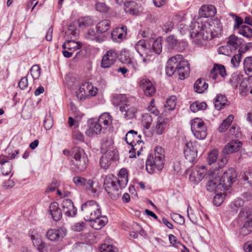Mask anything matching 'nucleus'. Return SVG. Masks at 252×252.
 I'll list each match as a JSON object with an SVG mask.
<instances>
[{
	"instance_id": "obj_1",
	"label": "nucleus",
	"mask_w": 252,
	"mask_h": 252,
	"mask_svg": "<svg viewBox=\"0 0 252 252\" xmlns=\"http://www.w3.org/2000/svg\"><path fill=\"white\" fill-rule=\"evenodd\" d=\"M217 27H216L215 22L199 23L192 22L190 25V37L194 39V42L199 45H203L206 40L211 39L220 34L222 30V26L218 21L216 22Z\"/></svg>"
},
{
	"instance_id": "obj_2",
	"label": "nucleus",
	"mask_w": 252,
	"mask_h": 252,
	"mask_svg": "<svg viewBox=\"0 0 252 252\" xmlns=\"http://www.w3.org/2000/svg\"><path fill=\"white\" fill-rule=\"evenodd\" d=\"M127 182V171L123 168L120 170L118 177L113 175L107 176L104 181V187L111 198L117 200L121 194V189L126 186Z\"/></svg>"
},
{
	"instance_id": "obj_3",
	"label": "nucleus",
	"mask_w": 252,
	"mask_h": 252,
	"mask_svg": "<svg viewBox=\"0 0 252 252\" xmlns=\"http://www.w3.org/2000/svg\"><path fill=\"white\" fill-rule=\"evenodd\" d=\"M144 40H140L134 45V48L141 58L143 65L145 66L155 58L156 54H159L162 51L160 39H156L153 44L152 48L149 47Z\"/></svg>"
},
{
	"instance_id": "obj_4",
	"label": "nucleus",
	"mask_w": 252,
	"mask_h": 252,
	"mask_svg": "<svg viewBox=\"0 0 252 252\" xmlns=\"http://www.w3.org/2000/svg\"><path fill=\"white\" fill-rule=\"evenodd\" d=\"M165 70L168 76H171L176 72L180 79L184 80L189 75V63L182 55H176L168 60Z\"/></svg>"
},
{
	"instance_id": "obj_5",
	"label": "nucleus",
	"mask_w": 252,
	"mask_h": 252,
	"mask_svg": "<svg viewBox=\"0 0 252 252\" xmlns=\"http://www.w3.org/2000/svg\"><path fill=\"white\" fill-rule=\"evenodd\" d=\"M113 142L111 138L104 137L101 142V151L104 152L100 158L99 163L101 168L107 169L113 160L119 159L118 151L113 148Z\"/></svg>"
},
{
	"instance_id": "obj_6",
	"label": "nucleus",
	"mask_w": 252,
	"mask_h": 252,
	"mask_svg": "<svg viewBox=\"0 0 252 252\" xmlns=\"http://www.w3.org/2000/svg\"><path fill=\"white\" fill-rule=\"evenodd\" d=\"M81 211L84 219L87 221L94 220L101 214L100 206L96 201L88 200L82 205Z\"/></svg>"
},
{
	"instance_id": "obj_7",
	"label": "nucleus",
	"mask_w": 252,
	"mask_h": 252,
	"mask_svg": "<svg viewBox=\"0 0 252 252\" xmlns=\"http://www.w3.org/2000/svg\"><path fill=\"white\" fill-rule=\"evenodd\" d=\"M72 165L76 172L83 171L87 167V159L83 149L75 147L71 151Z\"/></svg>"
},
{
	"instance_id": "obj_8",
	"label": "nucleus",
	"mask_w": 252,
	"mask_h": 252,
	"mask_svg": "<svg viewBox=\"0 0 252 252\" xmlns=\"http://www.w3.org/2000/svg\"><path fill=\"white\" fill-rule=\"evenodd\" d=\"M242 145V143L238 140H232L228 143L222 151V156L218 161V167H223L227 162L226 155L231 154L239 151Z\"/></svg>"
},
{
	"instance_id": "obj_9",
	"label": "nucleus",
	"mask_w": 252,
	"mask_h": 252,
	"mask_svg": "<svg viewBox=\"0 0 252 252\" xmlns=\"http://www.w3.org/2000/svg\"><path fill=\"white\" fill-rule=\"evenodd\" d=\"M164 151L161 147H156L155 149V158L153 161H152L149 158L146 161V169L148 172L150 168V170L156 167L158 169H161L164 164Z\"/></svg>"
},
{
	"instance_id": "obj_10",
	"label": "nucleus",
	"mask_w": 252,
	"mask_h": 252,
	"mask_svg": "<svg viewBox=\"0 0 252 252\" xmlns=\"http://www.w3.org/2000/svg\"><path fill=\"white\" fill-rule=\"evenodd\" d=\"M191 129L196 139H204L207 136V127L203 121L200 118H195L192 121Z\"/></svg>"
},
{
	"instance_id": "obj_11",
	"label": "nucleus",
	"mask_w": 252,
	"mask_h": 252,
	"mask_svg": "<svg viewBox=\"0 0 252 252\" xmlns=\"http://www.w3.org/2000/svg\"><path fill=\"white\" fill-rule=\"evenodd\" d=\"M218 177L219 179V186H221L222 188L226 189L235 181L237 175L234 169L230 168L223 173L221 178H220V173L218 175Z\"/></svg>"
},
{
	"instance_id": "obj_12",
	"label": "nucleus",
	"mask_w": 252,
	"mask_h": 252,
	"mask_svg": "<svg viewBox=\"0 0 252 252\" xmlns=\"http://www.w3.org/2000/svg\"><path fill=\"white\" fill-rule=\"evenodd\" d=\"M220 174V170L219 169H215L213 171H209V181L207 183V189L210 192L215 191L218 192L219 189H221V186H219V179L218 175Z\"/></svg>"
},
{
	"instance_id": "obj_13",
	"label": "nucleus",
	"mask_w": 252,
	"mask_h": 252,
	"mask_svg": "<svg viewBox=\"0 0 252 252\" xmlns=\"http://www.w3.org/2000/svg\"><path fill=\"white\" fill-rule=\"evenodd\" d=\"M73 182L78 186H81L86 190H89L93 194H96L97 191V186L92 179H87L79 176L73 179Z\"/></svg>"
},
{
	"instance_id": "obj_14",
	"label": "nucleus",
	"mask_w": 252,
	"mask_h": 252,
	"mask_svg": "<svg viewBox=\"0 0 252 252\" xmlns=\"http://www.w3.org/2000/svg\"><path fill=\"white\" fill-rule=\"evenodd\" d=\"M97 91V88L94 87L92 83L85 82L77 91V96L81 99L88 95L95 96Z\"/></svg>"
},
{
	"instance_id": "obj_15",
	"label": "nucleus",
	"mask_w": 252,
	"mask_h": 252,
	"mask_svg": "<svg viewBox=\"0 0 252 252\" xmlns=\"http://www.w3.org/2000/svg\"><path fill=\"white\" fill-rule=\"evenodd\" d=\"M197 143L196 142H189L186 143L184 148L185 158L189 162H193L197 156Z\"/></svg>"
},
{
	"instance_id": "obj_16",
	"label": "nucleus",
	"mask_w": 252,
	"mask_h": 252,
	"mask_svg": "<svg viewBox=\"0 0 252 252\" xmlns=\"http://www.w3.org/2000/svg\"><path fill=\"white\" fill-rule=\"evenodd\" d=\"M66 230L63 227L50 229L46 232V237L51 241L62 240L66 235Z\"/></svg>"
},
{
	"instance_id": "obj_17",
	"label": "nucleus",
	"mask_w": 252,
	"mask_h": 252,
	"mask_svg": "<svg viewBox=\"0 0 252 252\" xmlns=\"http://www.w3.org/2000/svg\"><path fill=\"white\" fill-rule=\"evenodd\" d=\"M117 58V54L114 49L106 52L102 58L101 66L103 68L110 67L115 62Z\"/></svg>"
},
{
	"instance_id": "obj_18",
	"label": "nucleus",
	"mask_w": 252,
	"mask_h": 252,
	"mask_svg": "<svg viewBox=\"0 0 252 252\" xmlns=\"http://www.w3.org/2000/svg\"><path fill=\"white\" fill-rule=\"evenodd\" d=\"M206 174V169L205 166H195L190 173L189 179L194 183H197L204 178Z\"/></svg>"
},
{
	"instance_id": "obj_19",
	"label": "nucleus",
	"mask_w": 252,
	"mask_h": 252,
	"mask_svg": "<svg viewBox=\"0 0 252 252\" xmlns=\"http://www.w3.org/2000/svg\"><path fill=\"white\" fill-rule=\"evenodd\" d=\"M62 210L67 217H73L77 213V209L74 207L71 200L66 199L62 203Z\"/></svg>"
},
{
	"instance_id": "obj_20",
	"label": "nucleus",
	"mask_w": 252,
	"mask_h": 252,
	"mask_svg": "<svg viewBox=\"0 0 252 252\" xmlns=\"http://www.w3.org/2000/svg\"><path fill=\"white\" fill-rule=\"evenodd\" d=\"M120 111L123 113L125 118L132 119L135 117L137 109L134 106L126 104L120 106Z\"/></svg>"
},
{
	"instance_id": "obj_21",
	"label": "nucleus",
	"mask_w": 252,
	"mask_h": 252,
	"mask_svg": "<svg viewBox=\"0 0 252 252\" xmlns=\"http://www.w3.org/2000/svg\"><path fill=\"white\" fill-rule=\"evenodd\" d=\"M102 127L100 124L97 120H91L89 123V128L87 134L89 136L99 134L101 131Z\"/></svg>"
},
{
	"instance_id": "obj_22",
	"label": "nucleus",
	"mask_w": 252,
	"mask_h": 252,
	"mask_svg": "<svg viewBox=\"0 0 252 252\" xmlns=\"http://www.w3.org/2000/svg\"><path fill=\"white\" fill-rule=\"evenodd\" d=\"M144 94L147 96H151L155 93V89L152 83L148 79H143L140 83Z\"/></svg>"
},
{
	"instance_id": "obj_23",
	"label": "nucleus",
	"mask_w": 252,
	"mask_h": 252,
	"mask_svg": "<svg viewBox=\"0 0 252 252\" xmlns=\"http://www.w3.org/2000/svg\"><path fill=\"white\" fill-rule=\"evenodd\" d=\"M126 34V27L122 26L121 28H117L113 30L111 33V36L115 41L120 42L124 39Z\"/></svg>"
},
{
	"instance_id": "obj_24",
	"label": "nucleus",
	"mask_w": 252,
	"mask_h": 252,
	"mask_svg": "<svg viewBox=\"0 0 252 252\" xmlns=\"http://www.w3.org/2000/svg\"><path fill=\"white\" fill-rule=\"evenodd\" d=\"M199 13L203 17H212L216 13V8L213 5H203L200 8Z\"/></svg>"
},
{
	"instance_id": "obj_25",
	"label": "nucleus",
	"mask_w": 252,
	"mask_h": 252,
	"mask_svg": "<svg viewBox=\"0 0 252 252\" xmlns=\"http://www.w3.org/2000/svg\"><path fill=\"white\" fill-rule=\"evenodd\" d=\"M49 211L50 214L54 220L58 221L62 218V211L59 208V205L57 202H54L50 204Z\"/></svg>"
},
{
	"instance_id": "obj_26",
	"label": "nucleus",
	"mask_w": 252,
	"mask_h": 252,
	"mask_svg": "<svg viewBox=\"0 0 252 252\" xmlns=\"http://www.w3.org/2000/svg\"><path fill=\"white\" fill-rule=\"evenodd\" d=\"M92 222V226L96 230H99L104 226L108 222V219L105 216L100 215L94 220H90Z\"/></svg>"
},
{
	"instance_id": "obj_27",
	"label": "nucleus",
	"mask_w": 252,
	"mask_h": 252,
	"mask_svg": "<svg viewBox=\"0 0 252 252\" xmlns=\"http://www.w3.org/2000/svg\"><path fill=\"white\" fill-rule=\"evenodd\" d=\"M131 145L132 146V150L129 151V153L131 154L129 157L130 158H135L136 157V154H137L138 156H139L143 149L144 142L139 139Z\"/></svg>"
},
{
	"instance_id": "obj_28",
	"label": "nucleus",
	"mask_w": 252,
	"mask_h": 252,
	"mask_svg": "<svg viewBox=\"0 0 252 252\" xmlns=\"http://www.w3.org/2000/svg\"><path fill=\"white\" fill-rule=\"evenodd\" d=\"M139 139H141V135L138 134L137 132L134 130H130L128 131L125 136L126 141L130 145L134 143Z\"/></svg>"
},
{
	"instance_id": "obj_29",
	"label": "nucleus",
	"mask_w": 252,
	"mask_h": 252,
	"mask_svg": "<svg viewBox=\"0 0 252 252\" xmlns=\"http://www.w3.org/2000/svg\"><path fill=\"white\" fill-rule=\"evenodd\" d=\"M167 126V120L162 117H159L158 118L155 127V131L158 135L162 134Z\"/></svg>"
},
{
	"instance_id": "obj_30",
	"label": "nucleus",
	"mask_w": 252,
	"mask_h": 252,
	"mask_svg": "<svg viewBox=\"0 0 252 252\" xmlns=\"http://www.w3.org/2000/svg\"><path fill=\"white\" fill-rule=\"evenodd\" d=\"M251 215V213L249 209H244L241 211L239 213V216L240 218H246L248 220L245 221L244 226L248 228L249 229L252 231V217L249 218Z\"/></svg>"
},
{
	"instance_id": "obj_31",
	"label": "nucleus",
	"mask_w": 252,
	"mask_h": 252,
	"mask_svg": "<svg viewBox=\"0 0 252 252\" xmlns=\"http://www.w3.org/2000/svg\"><path fill=\"white\" fill-rule=\"evenodd\" d=\"M227 43L232 48V50L235 51L242 43V39L232 34L229 37Z\"/></svg>"
},
{
	"instance_id": "obj_32",
	"label": "nucleus",
	"mask_w": 252,
	"mask_h": 252,
	"mask_svg": "<svg viewBox=\"0 0 252 252\" xmlns=\"http://www.w3.org/2000/svg\"><path fill=\"white\" fill-rule=\"evenodd\" d=\"M62 47L64 49H66L74 52L81 48L82 44L80 42H77L74 40H68L66 41L63 45Z\"/></svg>"
},
{
	"instance_id": "obj_33",
	"label": "nucleus",
	"mask_w": 252,
	"mask_h": 252,
	"mask_svg": "<svg viewBox=\"0 0 252 252\" xmlns=\"http://www.w3.org/2000/svg\"><path fill=\"white\" fill-rule=\"evenodd\" d=\"M227 100L225 95L218 94L217 95L215 100V107L216 109L220 110L226 104Z\"/></svg>"
},
{
	"instance_id": "obj_34",
	"label": "nucleus",
	"mask_w": 252,
	"mask_h": 252,
	"mask_svg": "<svg viewBox=\"0 0 252 252\" xmlns=\"http://www.w3.org/2000/svg\"><path fill=\"white\" fill-rule=\"evenodd\" d=\"M1 173L4 175H8L11 171L12 166L10 162L5 160L4 158H0Z\"/></svg>"
},
{
	"instance_id": "obj_35",
	"label": "nucleus",
	"mask_w": 252,
	"mask_h": 252,
	"mask_svg": "<svg viewBox=\"0 0 252 252\" xmlns=\"http://www.w3.org/2000/svg\"><path fill=\"white\" fill-rule=\"evenodd\" d=\"M208 84L205 80L201 79H198L194 84L195 91L198 93H203L208 88Z\"/></svg>"
},
{
	"instance_id": "obj_36",
	"label": "nucleus",
	"mask_w": 252,
	"mask_h": 252,
	"mask_svg": "<svg viewBox=\"0 0 252 252\" xmlns=\"http://www.w3.org/2000/svg\"><path fill=\"white\" fill-rule=\"evenodd\" d=\"M110 27V22L108 20H103L98 23L96 26L97 32L103 33L107 31Z\"/></svg>"
},
{
	"instance_id": "obj_37",
	"label": "nucleus",
	"mask_w": 252,
	"mask_h": 252,
	"mask_svg": "<svg viewBox=\"0 0 252 252\" xmlns=\"http://www.w3.org/2000/svg\"><path fill=\"white\" fill-rule=\"evenodd\" d=\"M94 24V21L90 16L81 17L78 20V25L81 28H85Z\"/></svg>"
},
{
	"instance_id": "obj_38",
	"label": "nucleus",
	"mask_w": 252,
	"mask_h": 252,
	"mask_svg": "<svg viewBox=\"0 0 252 252\" xmlns=\"http://www.w3.org/2000/svg\"><path fill=\"white\" fill-rule=\"evenodd\" d=\"M29 235L34 247H36L43 242L40 235L35 230H31Z\"/></svg>"
},
{
	"instance_id": "obj_39",
	"label": "nucleus",
	"mask_w": 252,
	"mask_h": 252,
	"mask_svg": "<svg viewBox=\"0 0 252 252\" xmlns=\"http://www.w3.org/2000/svg\"><path fill=\"white\" fill-rule=\"evenodd\" d=\"M244 68L247 74L250 77L252 76V57L245 58L244 61Z\"/></svg>"
},
{
	"instance_id": "obj_40",
	"label": "nucleus",
	"mask_w": 252,
	"mask_h": 252,
	"mask_svg": "<svg viewBox=\"0 0 252 252\" xmlns=\"http://www.w3.org/2000/svg\"><path fill=\"white\" fill-rule=\"evenodd\" d=\"M97 120L100 124H103L104 126H107L112 123V119L109 113H104L101 115Z\"/></svg>"
},
{
	"instance_id": "obj_41",
	"label": "nucleus",
	"mask_w": 252,
	"mask_h": 252,
	"mask_svg": "<svg viewBox=\"0 0 252 252\" xmlns=\"http://www.w3.org/2000/svg\"><path fill=\"white\" fill-rule=\"evenodd\" d=\"M207 107V104L204 102L196 101L192 103L190 106V109L192 112H196L199 110H204Z\"/></svg>"
},
{
	"instance_id": "obj_42",
	"label": "nucleus",
	"mask_w": 252,
	"mask_h": 252,
	"mask_svg": "<svg viewBox=\"0 0 252 252\" xmlns=\"http://www.w3.org/2000/svg\"><path fill=\"white\" fill-rule=\"evenodd\" d=\"M125 63L132 70V72H135L139 70L140 65L135 59L128 58L125 60Z\"/></svg>"
},
{
	"instance_id": "obj_43",
	"label": "nucleus",
	"mask_w": 252,
	"mask_h": 252,
	"mask_svg": "<svg viewBox=\"0 0 252 252\" xmlns=\"http://www.w3.org/2000/svg\"><path fill=\"white\" fill-rule=\"evenodd\" d=\"M239 33L248 38L252 37V29L248 26H242L239 29Z\"/></svg>"
},
{
	"instance_id": "obj_44",
	"label": "nucleus",
	"mask_w": 252,
	"mask_h": 252,
	"mask_svg": "<svg viewBox=\"0 0 252 252\" xmlns=\"http://www.w3.org/2000/svg\"><path fill=\"white\" fill-rule=\"evenodd\" d=\"M242 181L244 185H248L252 189V172L248 171L241 175Z\"/></svg>"
},
{
	"instance_id": "obj_45",
	"label": "nucleus",
	"mask_w": 252,
	"mask_h": 252,
	"mask_svg": "<svg viewBox=\"0 0 252 252\" xmlns=\"http://www.w3.org/2000/svg\"><path fill=\"white\" fill-rule=\"evenodd\" d=\"M233 119V115H230L228 116L227 118L220 124L219 127V131L220 132L225 131L232 122Z\"/></svg>"
},
{
	"instance_id": "obj_46",
	"label": "nucleus",
	"mask_w": 252,
	"mask_h": 252,
	"mask_svg": "<svg viewBox=\"0 0 252 252\" xmlns=\"http://www.w3.org/2000/svg\"><path fill=\"white\" fill-rule=\"evenodd\" d=\"M219 153L216 149H213L208 154L207 160L209 164L215 163L218 158Z\"/></svg>"
},
{
	"instance_id": "obj_47",
	"label": "nucleus",
	"mask_w": 252,
	"mask_h": 252,
	"mask_svg": "<svg viewBox=\"0 0 252 252\" xmlns=\"http://www.w3.org/2000/svg\"><path fill=\"white\" fill-rule=\"evenodd\" d=\"M177 98L176 96L172 95L168 98L164 105L165 107L169 110H173L176 105Z\"/></svg>"
},
{
	"instance_id": "obj_48",
	"label": "nucleus",
	"mask_w": 252,
	"mask_h": 252,
	"mask_svg": "<svg viewBox=\"0 0 252 252\" xmlns=\"http://www.w3.org/2000/svg\"><path fill=\"white\" fill-rule=\"evenodd\" d=\"M152 121L153 119L150 114L146 113L143 115L142 120V125L147 129L150 128Z\"/></svg>"
},
{
	"instance_id": "obj_49",
	"label": "nucleus",
	"mask_w": 252,
	"mask_h": 252,
	"mask_svg": "<svg viewBox=\"0 0 252 252\" xmlns=\"http://www.w3.org/2000/svg\"><path fill=\"white\" fill-rule=\"evenodd\" d=\"M244 201L240 198L235 199L230 204L231 209L236 212L244 206Z\"/></svg>"
},
{
	"instance_id": "obj_50",
	"label": "nucleus",
	"mask_w": 252,
	"mask_h": 252,
	"mask_svg": "<svg viewBox=\"0 0 252 252\" xmlns=\"http://www.w3.org/2000/svg\"><path fill=\"white\" fill-rule=\"evenodd\" d=\"M233 51H234L232 50L229 45H228L227 42L225 45L220 46L218 49V52L220 54L224 55L226 56H229Z\"/></svg>"
},
{
	"instance_id": "obj_51",
	"label": "nucleus",
	"mask_w": 252,
	"mask_h": 252,
	"mask_svg": "<svg viewBox=\"0 0 252 252\" xmlns=\"http://www.w3.org/2000/svg\"><path fill=\"white\" fill-rule=\"evenodd\" d=\"M118 249L112 245L103 244L99 247V252H117Z\"/></svg>"
},
{
	"instance_id": "obj_52",
	"label": "nucleus",
	"mask_w": 252,
	"mask_h": 252,
	"mask_svg": "<svg viewBox=\"0 0 252 252\" xmlns=\"http://www.w3.org/2000/svg\"><path fill=\"white\" fill-rule=\"evenodd\" d=\"M31 74L33 79L35 80L38 79L41 73L40 68L38 65H33L30 70Z\"/></svg>"
},
{
	"instance_id": "obj_53",
	"label": "nucleus",
	"mask_w": 252,
	"mask_h": 252,
	"mask_svg": "<svg viewBox=\"0 0 252 252\" xmlns=\"http://www.w3.org/2000/svg\"><path fill=\"white\" fill-rule=\"evenodd\" d=\"M95 9L100 13H106L109 11V7L105 3L97 2L95 3Z\"/></svg>"
},
{
	"instance_id": "obj_54",
	"label": "nucleus",
	"mask_w": 252,
	"mask_h": 252,
	"mask_svg": "<svg viewBox=\"0 0 252 252\" xmlns=\"http://www.w3.org/2000/svg\"><path fill=\"white\" fill-rule=\"evenodd\" d=\"M213 69V72L220 74L222 77L226 75V71L224 66L222 65H214Z\"/></svg>"
},
{
	"instance_id": "obj_55",
	"label": "nucleus",
	"mask_w": 252,
	"mask_h": 252,
	"mask_svg": "<svg viewBox=\"0 0 252 252\" xmlns=\"http://www.w3.org/2000/svg\"><path fill=\"white\" fill-rule=\"evenodd\" d=\"M59 182L56 179H53L51 183L48 186L45 192L48 193L55 190L59 186Z\"/></svg>"
},
{
	"instance_id": "obj_56",
	"label": "nucleus",
	"mask_w": 252,
	"mask_h": 252,
	"mask_svg": "<svg viewBox=\"0 0 252 252\" xmlns=\"http://www.w3.org/2000/svg\"><path fill=\"white\" fill-rule=\"evenodd\" d=\"M241 54H237L234 55L231 59V63L234 67H237L239 66L241 60Z\"/></svg>"
},
{
	"instance_id": "obj_57",
	"label": "nucleus",
	"mask_w": 252,
	"mask_h": 252,
	"mask_svg": "<svg viewBox=\"0 0 252 252\" xmlns=\"http://www.w3.org/2000/svg\"><path fill=\"white\" fill-rule=\"evenodd\" d=\"M53 125V121L50 116H46L44 120V126L46 130L50 129Z\"/></svg>"
},
{
	"instance_id": "obj_58",
	"label": "nucleus",
	"mask_w": 252,
	"mask_h": 252,
	"mask_svg": "<svg viewBox=\"0 0 252 252\" xmlns=\"http://www.w3.org/2000/svg\"><path fill=\"white\" fill-rule=\"evenodd\" d=\"M85 226V223L81 221L75 223L71 226V228L73 230L79 232L83 230Z\"/></svg>"
},
{
	"instance_id": "obj_59",
	"label": "nucleus",
	"mask_w": 252,
	"mask_h": 252,
	"mask_svg": "<svg viewBox=\"0 0 252 252\" xmlns=\"http://www.w3.org/2000/svg\"><path fill=\"white\" fill-rule=\"evenodd\" d=\"M18 86L21 90H25L28 86V81L27 77L22 78L19 82Z\"/></svg>"
},
{
	"instance_id": "obj_60",
	"label": "nucleus",
	"mask_w": 252,
	"mask_h": 252,
	"mask_svg": "<svg viewBox=\"0 0 252 252\" xmlns=\"http://www.w3.org/2000/svg\"><path fill=\"white\" fill-rule=\"evenodd\" d=\"M241 76L239 74L237 73H233L230 79V82L233 85H236L237 84L238 81L241 79Z\"/></svg>"
},
{
	"instance_id": "obj_61",
	"label": "nucleus",
	"mask_w": 252,
	"mask_h": 252,
	"mask_svg": "<svg viewBox=\"0 0 252 252\" xmlns=\"http://www.w3.org/2000/svg\"><path fill=\"white\" fill-rule=\"evenodd\" d=\"M96 33L94 29H89L86 34V38L91 40H94Z\"/></svg>"
},
{
	"instance_id": "obj_62",
	"label": "nucleus",
	"mask_w": 252,
	"mask_h": 252,
	"mask_svg": "<svg viewBox=\"0 0 252 252\" xmlns=\"http://www.w3.org/2000/svg\"><path fill=\"white\" fill-rule=\"evenodd\" d=\"M148 111L152 114H154L155 115H158V111L155 107L154 105V100L152 99L151 102V104L148 107Z\"/></svg>"
},
{
	"instance_id": "obj_63",
	"label": "nucleus",
	"mask_w": 252,
	"mask_h": 252,
	"mask_svg": "<svg viewBox=\"0 0 252 252\" xmlns=\"http://www.w3.org/2000/svg\"><path fill=\"white\" fill-rule=\"evenodd\" d=\"M36 248L39 252H47L48 246L43 241L39 245V246H36Z\"/></svg>"
},
{
	"instance_id": "obj_64",
	"label": "nucleus",
	"mask_w": 252,
	"mask_h": 252,
	"mask_svg": "<svg viewBox=\"0 0 252 252\" xmlns=\"http://www.w3.org/2000/svg\"><path fill=\"white\" fill-rule=\"evenodd\" d=\"M223 202V198L221 195L217 194L213 199V203L217 206H219Z\"/></svg>"
}]
</instances>
